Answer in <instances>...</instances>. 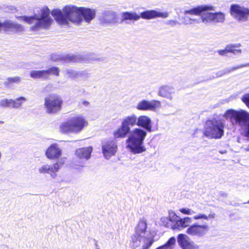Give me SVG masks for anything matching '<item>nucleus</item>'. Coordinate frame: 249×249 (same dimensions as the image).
I'll return each mask as SVG.
<instances>
[{
  "label": "nucleus",
  "instance_id": "4",
  "mask_svg": "<svg viewBox=\"0 0 249 249\" xmlns=\"http://www.w3.org/2000/svg\"><path fill=\"white\" fill-rule=\"evenodd\" d=\"M126 141V147L133 154H141L145 151L143 141L147 135L146 131L141 128H135L128 134Z\"/></svg>",
  "mask_w": 249,
  "mask_h": 249
},
{
  "label": "nucleus",
  "instance_id": "19",
  "mask_svg": "<svg viewBox=\"0 0 249 249\" xmlns=\"http://www.w3.org/2000/svg\"><path fill=\"white\" fill-rule=\"evenodd\" d=\"M249 67V63H246L245 64L238 65L235 67L224 69L223 70H222L217 71L216 72H215V75H212V76H210L209 78H207L206 80H205V81L213 80L215 78H218V77H222V76H223L226 74H227L231 72V71H235L237 69H241V68H242L244 67Z\"/></svg>",
  "mask_w": 249,
  "mask_h": 249
},
{
  "label": "nucleus",
  "instance_id": "11",
  "mask_svg": "<svg viewBox=\"0 0 249 249\" xmlns=\"http://www.w3.org/2000/svg\"><path fill=\"white\" fill-rule=\"evenodd\" d=\"M230 13L237 21H247L249 18V8L239 4H232L230 7Z\"/></svg>",
  "mask_w": 249,
  "mask_h": 249
},
{
  "label": "nucleus",
  "instance_id": "42",
  "mask_svg": "<svg viewBox=\"0 0 249 249\" xmlns=\"http://www.w3.org/2000/svg\"><path fill=\"white\" fill-rule=\"evenodd\" d=\"M247 203H249V201L247 202Z\"/></svg>",
  "mask_w": 249,
  "mask_h": 249
},
{
  "label": "nucleus",
  "instance_id": "36",
  "mask_svg": "<svg viewBox=\"0 0 249 249\" xmlns=\"http://www.w3.org/2000/svg\"><path fill=\"white\" fill-rule=\"evenodd\" d=\"M166 24L167 25H170L171 26H174L179 24L178 22L176 20H168L166 22Z\"/></svg>",
  "mask_w": 249,
  "mask_h": 249
},
{
  "label": "nucleus",
  "instance_id": "14",
  "mask_svg": "<svg viewBox=\"0 0 249 249\" xmlns=\"http://www.w3.org/2000/svg\"><path fill=\"white\" fill-rule=\"evenodd\" d=\"M64 163V160L61 159L52 165L43 164L38 168V172L42 174H49L51 177L54 179L57 176L56 173L59 171Z\"/></svg>",
  "mask_w": 249,
  "mask_h": 249
},
{
  "label": "nucleus",
  "instance_id": "8",
  "mask_svg": "<svg viewBox=\"0 0 249 249\" xmlns=\"http://www.w3.org/2000/svg\"><path fill=\"white\" fill-rule=\"evenodd\" d=\"M137 116L134 114L122 119L120 126L113 133L115 139L124 138L130 132L131 127L137 125Z\"/></svg>",
  "mask_w": 249,
  "mask_h": 249
},
{
  "label": "nucleus",
  "instance_id": "40",
  "mask_svg": "<svg viewBox=\"0 0 249 249\" xmlns=\"http://www.w3.org/2000/svg\"><path fill=\"white\" fill-rule=\"evenodd\" d=\"M246 151H249V145L244 149Z\"/></svg>",
  "mask_w": 249,
  "mask_h": 249
},
{
  "label": "nucleus",
  "instance_id": "6",
  "mask_svg": "<svg viewBox=\"0 0 249 249\" xmlns=\"http://www.w3.org/2000/svg\"><path fill=\"white\" fill-rule=\"evenodd\" d=\"M225 124L223 121L215 118L207 121L204 135L209 139H218L224 135Z\"/></svg>",
  "mask_w": 249,
  "mask_h": 249
},
{
  "label": "nucleus",
  "instance_id": "34",
  "mask_svg": "<svg viewBox=\"0 0 249 249\" xmlns=\"http://www.w3.org/2000/svg\"><path fill=\"white\" fill-rule=\"evenodd\" d=\"M179 218L176 215L174 212H170L169 213L168 219L172 222L175 223Z\"/></svg>",
  "mask_w": 249,
  "mask_h": 249
},
{
  "label": "nucleus",
  "instance_id": "24",
  "mask_svg": "<svg viewBox=\"0 0 249 249\" xmlns=\"http://www.w3.org/2000/svg\"><path fill=\"white\" fill-rule=\"evenodd\" d=\"M146 229L147 223L146 220L144 218L141 219L136 228L135 233L145 236Z\"/></svg>",
  "mask_w": 249,
  "mask_h": 249
},
{
  "label": "nucleus",
  "instance_id": "22",
  "mask_svg": "<svg viewBox=\"0 0 249 249\" xmlns=\"http://www.w3.org/2000/svg\"><path fill=\"white\" fill-rule=\"evenodd\" d=\"M175 93L174 88L168 85H164L160 87L158 91V95L162 97L165 98L170 101L173 99V94Z\"/></svg>",
  "mask_w": 249,
  "mask_h": 249
},
{
  "label": "nucleus",
  "instance_id": "23",
  "mask_svg": "<svg viewBox=\"0 0 249 249\" xmlns=\"http://www.w3.org/2000/svg\"><path fill=\"white\" fill-rule=\"evenodd\" d=\"M92 148L91 146L81 148L76 150L75 155L80 162L83 163L84 161L87 160L90 157Z\"/></svg>",
  "mask_w": 249,
  "mask_h": 249
},
{
  "label": "nucleus",
  "instance_id": "20",
  "mask_svg": "<svg viewBox=\"0 0 249 249\" xmlns=\"http://www.w3.org/2000/svg\"><path fill=\"white\" fill-rule=\"evenodd\" d=\"M137 125L143 128L147 132H151L152 128V122L151 118L146 115H141L137 117Z\"/></svg>",
  "mask_w": 249,
  "mask_h": 249
},
{
  "label": "nucleus",
  "instance_id": "26",
  "mask_svg": "<svg viewBox=\"0 0 249 249\" xmlns=\"http://www.w3.org/2000/svg\"><path fill=\"white\" fill-rule=\"evenodd\" d=\"M27 101V98L23 96L18 97L15 99H12V108L16 109L19 108Z\"/></svg>",
  "mask_w": 249,
  "mask_h": 249
},
{
  "label": "nucleus",
  "instance_id": "38",
  "mask_svg": "<svg viewBox=\"0 0 249 249\" xmlns=\"http://www.w3.org/2000/svg\"><path fill=\"white\" fill-rule=\"evenodd\" d=\"M168 220H169V219H168V218H167V217H162L161 218V221L164 224H165V223H167Z\"/></svg>",
  "mask_w": 249,
  "mask_h": 249
},
{
  "label": "nucleus",
  "instance_id": "30",
  "mask_svg": "<svg viewBox=\"0 0 249 249\" xmlns=\"http://www.w3.org/2000/svg\"><path fill=\"white\" fill-rule=\"evenodd\" d=\"M184 14L185 15V24H195V23H199L200 22H201V18H195L193 17V16L194 15H190V14Z\"/></svg>",
  "mask_w": 249,
  "mask_h": 249
},
{
  "label": "nucleus",
  "instance_id": "33",
  "mask_svg": "<svg viewBox=\"0 0 249 249\" xmlns=\"http://www.w3.org/2000/svg\"><path fill=\"white\" fill-rule=\"evenodd\" d=\"M12 99H2L0 100V107L3 108H12Z\"/></svg>",
  "mask_w": 249,
  "mask_h": 249
},
{
  "label": "nucleus",
  "instance_id": "32",
  "mask_svg": "<svg viewBox=\"0 0 249 249\" xmlns=\"http://www.w3.org/2000/svg\"><path fill=\"white\" fill-rule=\"evenodd\" d=\"M45 71L47 72L46 77L48 78L50 74H53L55 76H58L59 74L60 70L58 68L56 67H52L47 70H44Z\"/></svg>",
  "mask_w": 249,
  "mask_h": 249
},
{
  "label": "nucleus",
  "instance_id": "10",
  "mask_svg": "<svg viewBox=\"0 0 249 249\" xmlns=\"http://www.w3.org/2000/svg\"><path fill=\"white\" fill-rule=\"evenodd\" d=\"M209 231V226L205 222L202 224L195 223L187 228L186 233L192 237L201 238L205 236Z\"/></svg>",
  "mask_w": 249,
  "mask_h": 249
},
{
  "label": "nucleus",
  "instance_id": "31",
  "mask_svg": "<svg viewBox=\"0 0 249 249\" xmlns=\"http://www.w3.org/2000/svg\"><path fill=\"white\" fill-rule=\"evenodd\" d=\"M20 80L21 78L18 76L14 77H9L4 82V84L5 86L9 87L11 84L19 83Z\"/></svg>",
  "mask_w": 249,
  "mask_h": 249
},
{
  "label": "nucleus",
  "instance_id": "21",
  "mask_svg": "<svg viewBox=\"0 0 249 249\" xmlns=\"http://www.w3.org/2000/svg\"><path fill=\"white\" fill-rule=\"evenodd\" d=\"M62 154V151L57 144H53L46 150L45 155L50 160L58 159Z\"/></svg>",
  "mask_w": 249,
  "mask_h": 249
},
{
  "label": "nucleus",
  "instance_id": "2",
  "mask_svg": "<svg viewBox=\"0 0 249 249\" xmlns=\"http://www.w3.org/2000/svg\"><path fill=\"white\" fill-rule=\"evenodd\" d=\"M242 100L249 108V93L243 95ZM224 116L229 119L233 125L240 127L244 136L249 139V112L242 109H229Z\"/></svg>",
  "mask_w": 249,
  "mask_h": 249
},
{
  "label": "nucleus",
  "instance_id": "28",
  "mask_svg": "<svg viewBox=\"0 0 249 249\" xmlns=\"http://www.w3.org/2000/svg\"><path fill=\"white\" fill-rule=\"evenodd\" d=\"M65 72V75L67 77L72 78H80L84 73V71H78L73 70H67Z\"/></svg>",
  "mask_w": 249,
  "mask_h": 249
},
{
  "label": "nucleus",
  "instance_id": "9",
  "mask_svg": "<svg viewBox=\"0 0 249 249\" xmlns=\"http://www.w3.org/2000/svg\"><path fill=\"white\" fill-rule=\"evenodd\" d=\"M215 213H210L208 215L202 213H199L195 215L192 218L185 217L183 218H179L177 222L172 226L173 230H182L186 227H188L192 222V219L198 220L200 219L208 221L209 218H215Z\"/></svg>",
  "mask_w": 249,
  "mask_h": 249
},
{
  "label": "nucleus",
  "instance_id": "13",
  "mask_svg": "<svg viewBox=\"0 0 249 249\" xmlns=\"http://www.w3.org/2000/svg\"><path fill=\"white\" fill-rule=\"evenodd\" d=\"M62 100L61 98L55 94L50 95L45 99V107L48 113H55L61 108Z\"/></svg>",
  "mask_w": 249,
  "mask_h": 249
},
{
  "label": "nucleus",
  "instance_id": "7",
  "mask_svg": "<svg viewBox=\"0 0 249 249\" xmlns=\"http://www.w3.org/2000/svg\"><path fill=\"white\" fill-rule=\"evenodd\" d=\"M169 16V13L167 12H161L159 11L151 10H146L141 13V15H138L135 12H124L122 14V20H138L141 18L146 19H150L157 18H165Z\"/></svg>",
  "mask_w": 249,
  "mask_h": 249
},
{
  "label": "nucleus",
  "instance_id": "5",
  "mask_svg": "<svg viewBox=\"0 0 249 249\" xmlns=\"http://www.w3.org/2000/svg\"><path fill=\"white\" fill-rule=\"evenodd\" d=\"M88 125V122L81 115H78L69 118L60 125V130L65 133H75L80 132Z\"/></svg>",
  "mask_w": 249,
  "mask_h": 249
},
{
  "label": "nucleus",
  "instance_id": "37",
  "mask_svg": "<svg viewBox=\"0 0 249 249\" xmlns=\"http://www.w3.org/2000/svg\"><path fill=\"white\" fill-rule=\"evenodd\" d=\"M217 53L218 54L221 56H226L227 53H228V51H227V48L225 47L224 50H219L217 51Z\"/></svg>",
  "mask_w": 249,
  "mask_h": 249
},
{
  "label": "nucleus",
  "instance_id": "25",
  "mask_svg": "<svg viewBox=\"0 0 249 249\" xmlns=\"http://www.w3.org/2000/svg\"><path fill=\"white\" fill-rule=\"evenodd\" d=\"M116 12L112 11H106L103 13V20L105 23H111L115 20Z\"/></svg>",
  "mask_w": 249,
  "mask_h": 249
},
{
  "label": "nucleus",
  "instance_id": "41",
  "mask_svg": "<svg viewBox=\"0 0 249 249\" xmlns=\"http://www.w3.org/2000/svg\"><path fill=\"white\" fill-rule=\"evenodd\" d=\"M1 248L3 249H8L7 247H6V246H2Z\"/></svg>",
  "mask_w": 249,
  "mask_h": 249
},
{
  "label": "nucleus",
  "instance_id": "17",
  "mask_svg": "<svg viewBox=\"0 0 249 249\" xmlns=\"http://www.w3.org/2000/svg\"><path fill=\"white\" fill-rule=\"evenodd\" d=\"M80 17H81V23L84 21L87 23H89L95 17L96 11L95 9H91L84 7H80Z\"/></svg>",
  "mask_w": 249,
  "mask_h": 249
},
{
  "label": "nucleus",
  "instance_id": "3",
  "mask_svg": "<svg viewBox=\"0 0 249 249\" xmlns=\"http://www.w3.org/2000/svg\"><path fill=\"white\" fill-rule=\"evenodd\" d=\"M215 7L210 5H201L189 10L184 11L185 14L201 16V20L205 24H218L224 22L225 14L222 12H212Z\"/></svg>",
  "mask_w": 249,
  "mask_h": 249
},
{
  "label": "nucleus",
  "instance_id": "15",
  "mask_svg": "<svg viewBox=\"0 0 249 249\" xmlns=\"http://www.w3.org/2000/svg\"><path fill=\"white\" fill-rule=\"evenodd\" d=\"M161 107V103L158 100L148 101L142 100L139 102L136 108L139 110H149L155 111Z\"/></svg>",
  "mask_w": 249,
  "mask_h": 249
},
{
  "label": "nucleus",
  "instance_id": "35",
  "mask_svg": "<svg viewBox=\"0 0 249 249\" xmlns=\"http://www.w3.org/2000/svg\"><path fill=\"white\" fill-rule=\"evenodd\" d=\"M179 211L185 214L192 215L196 213V212L193 210L189 208H182L179 210Z\"/></svg>",
  "mask_w": 249,
  "mask_h": 249
},
{
  "label": "nucleus",
  "instance_id": "12",
  "mask_svg": "<svg viewBox=\"0 0 249 249\" xmlns=\"http://www.w3.org/2000/svg\"><path fill=\"white\" fill-rule=\"evenodd\" d=\"M154 241L153 237L135 232L131 237V246L135 249L142 245V249H148L153 244Z\"/></svg>",
  "mask_w": 249,
  "mask_h": 249
},
{
  "label": "nucleus",
  "instance_id": "27",
  "mask_svg": "<svg viewBox=\"0 0 249 249\" xmlns=\"http://www.w3.org/2000/svg\"><path fill=\"white\" fill-rule=\"evenodd\" d=\"M47 72L44 70L32 71L30 72V76L34 79L42 78L47 79Z\"/></svg>",
  "mask_w": 249,
  "mask_h": 249
},
{
  "label": "nucleus",
  "instance_id": "39",
  "mask_svg": "<svg viewBox=\"0 0 249 249\" xmlns=\"http://www.w3.org/2000/svg\"><path fill=\"white\" fill-rule=\"evenodd\" d=\"M83 104L85 106H88L89 104V103L88 101H85L83 102Z\"/></svg>",
  "mask_w": 249,
  "mask_h": 249
},
{
  "label": "nucleus",
  "instance_id": "16",
  "mask_svg": "<svg viewBox=\"0 0 249 249\" xmlns=\"http://www.w3.org/2000/svg\"><path fill=\"white\" fill-rule=\"evenodd\" d=\"M177 241L182 249H198V247L191 240L188 235L179 234L178 235Z\"/></svg>",
  "mask_w": 249,
  "mask_h": 249
},
{
  "label": "nucleus",
  "instance_id": "18",
  "mask_svg": "<svg viewBox=\"0 0 249 249\" xmlns=\"http://www.w3.org/2000/svg\"><path fill=\"white\" fill-rule=\"evenodd\" d=\"M102 148L105 158L109 159L116 152L117 145L114 141H108L103 143Z\"/></svg>",
  "mask_w": 249,
  "mask_h": 249
},
{
  "label": "nucleus",
  "instance_id": "29",
  "mask_svg": "<svg viewBox=\"0 0 249 249\" xmlns=\"http://www.w3.org/2000/svg\"><path fill=\"white\" fill-rule=\"evenodd\" d=\"M240 46V44H230L226 46L227 51L228 53H232L234 54L237 53H241V49H236V48H238Z\"/></svg>",
  "mask_w": 249,
  "mask_h": 249
},
{
  "label": "nucleus",
  "instance_id": "1",
  "mask_svg": "<svg viewBox=\"0 0 249 249\" xmlns=\"http://www.w3.org/2000/svg\"><path fill=\"white\" fill-rule=\"evenodd\" d=\"M80 12V7L72 4L67 5L62 9H53L51 12L47 6H44L37 10L32 16H21L19 18L30 25L32 31H37L50 28L53 22L50 14L61 26H68L70 23L80 25L82 19Z\"/></svg>",
  "mask_w": 249,
  "mask_h": 249
}]
</instances>
